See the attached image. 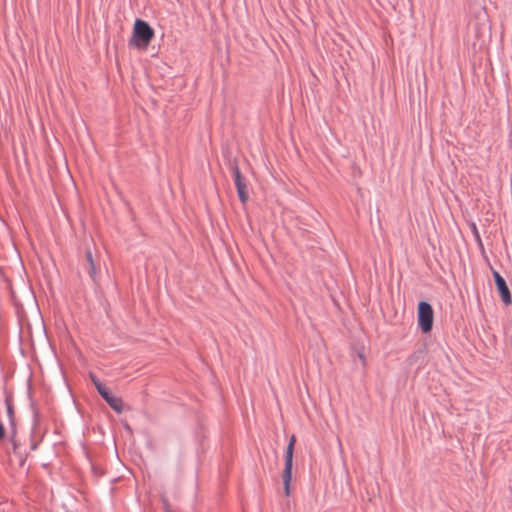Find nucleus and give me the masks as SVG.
Masks as SVG:
<instances>
[{
	"mask_svg": "<svg viewBox=\"0 0 512 512\" xmlns=\"http://www.w3.org/2000/svg\"><path fill=\"white\" fill-rule=\"evenodd\" d=\"M154 37V31L149 24L137 19L134 23L131 43L139 48L146 49Z\"/></svg>",
	"mask_w": 512,
	"mask_h": 512,
	"instance_id": "nucleus-1",
	"label": "nucleus"
},
{
	"mask_svg": "<svg viewBox=\"0 0 512 512\" xmlns=\"http://www.w3.org/2000/svg\"><path fill=\"white\" fill-rule=\"evenodd\" d=\"M296 443V436L292 435L290 437L289 443L285 452V465L283 469V485H284V493L286 496H289L291 493L290 485L292 482V469H293V455H294V446Z\"/></svg>",
	"mask_w": 512,
	"mask_h": 512,
	"instance_id": "nucleus-2",
	"label": "nucleus"
},
{
	"mask_svg": "<svg viewBox=\"0 0 512 512\" xmlns=\"http://www.w3.org/2000/svg\"><path fill=\"white\" fill-rule=\"evenodd\" d=\"M417 316H418V325H419L421 331L423 333L430 332L432 330L433 319H434V312H433L432 306L425 301H421L418 304Z\"/></svg>",
	"mask_w": 512,
	"mask_h": 512,
	"instance_id": "nucleus-3",
	"label": "nucleus"
},
{
	"mask_svg": "<svg viewBox=\"0 0 512 512\" xmlns=\"http://www.w3.org/2000/svg\"><path fill=\"white\" fill-rule=\"evenodd\" d=\"M5 406H6V413L3 416L0 415V417L4 420L5 425H8L10 428L11 442L13 444L14 452H16L18 449V442L15 437L14 409H13L12 401L9 398H7L5 400Z\"/></svg>",
	"mask_w": 512,
	"mask_h": 512,
	"instance_id": "nucleus-4",
	"label": "nucleus"
},
{
	"mask_svg": "<svg viewBox=\"0 0 512 512\" xmlns=\"http://www.w3.org/2000/svg\"><path fill=\"white\" fill-rule=\"evenodd\" d=\"M232 172L239 199L243 204H245L249 198L246 183L244 182V179L237 165L232 167Z\"/></svg>",
	"mask_w": 512,
	"mask_h": 512,
	"instance_id": "nucleus-5",
	"label": "nucleus"
},
{
	"mask_svg": "<svg viewBox=\"0 0 512 512\" xmlns=\"http://www.w3.org/2000/svg\"><path fill=\"white\" fill-rule=\"evenodd\" d=\"M493 276L503 303L505 305H510L512 303V298L504 278L497 271H493Z\"/></svg>",
	"mask_w": 512,
	"mask_h": 512,
	"instance_id": "nucleus-6",
	"label": "nucleus"
},
{
	"mask_svg": "<svg viewBox=\"0 0 512 512\" xmlns=\"http://www.w3.org/2000/svg\"><path fill=\"white\" fill-rule=\"evenodd\" d=\"M106 402L110 405V407L116 411L117 413H121L123 409L122 400L118 397L113 396L112 394L106 399Z\"/></svg>",
	"mask_w": 512,
	"mask_h": 512,
	"instance_id": "nucleus-7",
	"label": "nucleus"
},
{
	"mask_svg": "<svg viewBox=\"0 0 512 512\" xmlns=\"http://www.w3.org/2000/svg\"><path fill=\"white\" fill-rule=\"evenodd\" d=\"M92 381L99 394L106 400L111 395L110 391L98 379L92 378Z\"/></svg>",
	"mask_w": 512,
	"mask_h": 512,
	"instance_id": "nucleus-8",
	"label": "nucleus"
},
{
	"mask_svg": "<svg viewBox=\"0 0 512 512\" xmlns=\"http://www.w3.org/2000/svg\"><path fill=\"white\" fill-rule=\"evenodd\" d=\"M86 257H87V260H88V262L90 264L89 273H90L91 276H94L95 275V265H94V261L92 259L91 252H87Z\"/></svg>",
	"mask_w": 512,
	"mask_h": 512,
	"instance_id": "nucleus-9",
	"label": "nucleus"
},
{
	"mask_svg": "<svg viewBox=\"0 0 512 512\" xmlns=\"http://www.w3.org/2000/svg\"><path fill=\"white\" fill-rule=\"evenodd\" d=\"M5 437V422L0 417V440L4 439Z\"/></svg>",
	"mask_w": 512,
	"mask_h": 512,
	"instance_id": "nucleus-10",
	"label": "nucleus"
}]
</instances>
